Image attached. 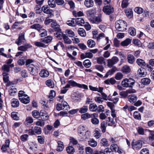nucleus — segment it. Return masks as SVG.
Returning <instances> with one entry per match:
<instances>
[{"label":"nucleus","mask_w":154,"mask_h":154,"mask_svg":"<svg viewBox=\"0 0 154 154\" xmlns=\"http://www.w3.org/2000/svg\"><path fill=\"white\" fill-rule=\"evenodd\" d=\"M78 139L80 141H85L90 138L91 133L85 126L80 125L78 128Z\"/></svg>","instance_id":"1"},{"label":"nucleus","mask_w":154,"mask_h":154,"mask_svg":"<svg viewBox=\"0 0 154 154\" xmlns=\"http://www.w3.org/2000/svg\"><path fill=\"white\" fill-rule=\"evenodd\" d=\"M115 27L118 30L123 32L126 30L127 24L124 21L121 20H118L115 23Z\"/></svg>","instance_id":"2"},{"label":"nucleus","mask_w":154,"mask_h":154,"mask_svg":"<svg viewBox=\"0 0 154 154\" xmlns=\"http://www.w3.org/2000/svg\"><path fill=\"white\" fill-rule=\"evenodd\" d=\"M135 82V81L132 78L128 79L127 78L123 79L121 82V85L124 87L132 88Z\"/></svg>","instance_id":"3"},{"label":"nucleus","mask_w":154,"mask_h":154,"mask_svg":"<svg viewBox=\"0 0 154 154\" xmlns=\"http://www.w3.org/2000/svg\"><path fill=\"white\" fill-rule=\"evenodd\" d=\"M39 65L37 63L30 64L28 66V69L30 74L33 75H36L38 72Z\"/></svg>","instance_id":"4"},{"label":"nucleus","mask_w":154,"mask_h":154,"mask_svg":"<svg viewBox=\"0 0 154 154\" xmlns=\"http://www.w3.org/2000/svg\"><path fill=\"white\" fill-rule=\"evenodd\" d=\"M68 84L67 85H69L70 86H71L73 87H77L81 88H83L85 90H88V88L87 85L85 84H81L77 83L73 80H70L68 82Z\"/></svg>","instance_id":"5"},{"label":"nucleus","mask_w":154,"mask_h":154,"mask_svg":"<svg viewBox=\"0 0 154 154\" xmlns=\"http://www.w3.org/2000/svg\"><path fill=\"white\" fill-rule=\"evenodd\" d=\"M57 109L60 111L63 109L68 110L69 109V107L68 103L65 101H62L61 103H58L57 105Z\"/></svg>","instance_id":"6"},{"label":"nucleus","mask_w":154,"mask_h":154,"mask_svg":"<svg viewBox=\"0 0 154 154\" xmlns=\"http://www.w3.org/2000/svg\"><path fill=\"white\" fill-rule=\"evenodd\" d=\"M103 11L106 14L109 15L114 12V9L112 5H107L103 7Z\"/></svg>","instance_id":"7"},{"label":"nucleus","mask_w":154,"mask_h":154,"mask_svg":"<svg viewBox=\"0 0 154 154\" xmlns=\"http://www.w3.org/2000/svg\"><path fill=\"white\" fill-rule=\"evenodd\" d=\"M119 61V59L117 57L114 56L111 59L107 60V65L109 67L113 65L116 64Z\"/></svg>","instance_id":"8"},{"label":"nucleus","mask_w":154,"mask_h":154,"mask_svg":"<svg viewBox=\"0 0 154 154\" xmlns=\"http://www.w3.org/2000/svg\"><path fill=\"white\" fill-rule=\"evenodd\" d=\"M25 33L23 32L20 33L19 37L16 41L15 43L18 45H20L23 43L25 42V39L24 37Z\"/></svg>","instance_id":"9"},{"label":"nucleus","mask_w":154,"mask_h":154,"mask_svg":"<svg viewBox=\"0 0 154 154\" xmlns=\"http://www.w3.org/2000/svg\"><path fill=\"white\" fill-rule=\"evenodd\" d=\"M89 20L92 23L98 24L102 21L101 16H94L89 18Z\"/></svg>","instance_id":"10"},{"label":"nucleus","mask_w":154,"mask_h":154,"mask_svg":"<svg viewBox=\"0 0 154 154\" xmlns=\"http://www.w3.org/2000/svg\"><path fill=\"white\" fill-rule=\"evenodd\" d=\"M42 10L45 13L49 14L50 15V17H51L54 16V14L52 13L53 11L52 10L50 9L47 5L43 6L42 8Z\"/></svg>","instance_id":"11"},{"label":"nucleus","mask_w":154,"mask_h":154,"mask_svg":"<svg viewBox=\"0 0 154 154\" xmlns=\"http://www.w3.org/2000/svg\"><path fill=\"white\" fill-rule=\"evenodd\" d=\"M132 148L134 149H140L142 146V143L140 140H137L135 142H133L131 144Z\"/></svg>","instance_id":"12"},{"label":"nucleus","mask_w":154,"mask_h":154,"mask_svg":"<svg viewBox=\"0 0 154 154\" xmlns=\"http://www.w3.org/2000/svg\"><path fill=\"white\" fill-rule=\"evenodd\" d=\"M51 27L54 30L58 32H61V29L60 28V25L58 24L56 22L53 21L51 23Z\"/></svg>","instance_id":"13"},{"label":"nucleus","mask_w":154,"mask_h":154,"mask_svg":"<svg viewBox=\"0 0 154 154\" xmlns=\"http://www.w3.org/2000/svg\"><path fill=\"white\" fill-rule=\"evenodd\" d=\"M110 148L112 152H118L119 153H121L122 152L119 149V148L116 144H112L110 146Z\"/></svg>","instance_id":"14"},{"label":"nucleus","mask_w":154,"mask_h":154,"mask_svg":"<svg viewBox=\"0 0 154 154\" xmlns=\"http://www.w3.org/2000/svg\"><path fill=\"white\" fill-rule=\"evenodd\" d=\"M32 47V45L28 43H26L23 45L19 47L18 49V50L22 51H26L28 48H31Z\"/></svg>","instance_id":"15"},{"label":"nucleus","mask_w":154,"mask_h":154,"mask_svg":"<svg viewBox=\"0 0 154 154\" xmlns=\"http://www.w3.org/2000/svg\"><path fill=\"white\" fill-rule=\"evenodd\" d=\"M93 57V55L90 52H86L85 53L82 54L81 55V58L82 59L85 58H91Z\"/></svg>","instance_id":"16"},{"label":"nucleus","mask_w":154,"mask_h":154,"mask_svg":"<svg viewBox=\"0 0 154 154\" xmlns=\"http://www.w3.org/2000/svg\"><path fill=\"white\" fill-rule=\"evenodd\" d=\"M84 4L87 8H90L94 6V2L93 0H85Z\"/></svg>","instance_id":"17"},{"label":"nucleus","mask_w":154,"mask_h":154,"mask_svg":"<svg viewBox=\"0 0 154 154\" xmlns=\"http://www.w3.org/2000/svg\"><path fill=\"white\" fill-rule=\"evenodd\" d=\"M117 70V69L116 67H113L106 72L104 77L105 78L108 77L109 75H112Z\"/></svg>","instance_id":"18"},{"label":"nucleus","mask_w":154,"mask_h":154,"mask_svg":"<svg viewBox=\"0 0 154 154\" xmlns=\"http://www.w3.org/2000/svg\"><path fill=\"white\" fill-rule=\"evenodd\" d=\"M106 123L108 126H112L115 125V122L113 118L110 117H109L106 119Z\"/></svg>","instance_id":"19"},{"label":"nucleus","mask_w":154,"mask_h":154,"mask_svg":"<svg viewBox=\"0 0 154 154\" xmlns=\"http://www.w3.org/2000/svg\"><path fill=\"white\" fill-rule=\"evenodd\" d=\"M52 39L53 38L52 36H49L44 38L41 39L40 41L41 42H43L44 43L48 44L50 42Z\"/></svg>","instance_id":"20"},{"label":"nucleus","mask_w":154,"mask_h":154,"mask_svg":"<svg viewBox=\"0 0 154 154\" xmlns=\"http://www.w3.org/2000/svg\"><path fill=\"white\" fill-rule=\"evenodd\" d=\"M128 99L130 103H133L137 101V98L136 96L134 94H132L128 96Z\"/></svg>","instance_id":"21"},{"label":"nucleus","mask_w":154,"mask_h":154,"mask_svg":"<svg viewBox=\"0 0 154 154\" xmlns=\"http://www.w3.org/2000/svg\"><path fill=\"white\" fill-rule=\"evenodd\" d=\"M39 74L40 76L43 78L47 77L49 75L48 72L45 69L42 70Z\"/></svg>","instance_id":"22"},{"label":"nucleus","mask_w":154,"mask_h":154,"mask_svg":"<svg viewBox=\"0 0 154 154\" xmlns=\"http://www.w3.org/2000/svg\"><path fill=\"white\" fill-rule=\"evenodd\" d=\"M11 104L12 107L16 108L19 106L20 103L17 99L14 98L11 100Z\"/></svg>","instance_id":"23"},{"label":"nucleus","mask_w":154,"mask_h":154,"mask_svg":"<svg viewBox=\"0 0 154 154\" xmlns=\"http://www.w3.org/2000/svg\"><path fill=\"white\" fill-rule=\"evenodd\" d=\"M122 71L125 74L128 73L130 72L131 69L129 66L125 65L122 68Z\"/></svg>","instance_id":"24"},{"label":"nucleus","mask_w":154,"mask_h":154,"mask_svg":"<svg viewBox=\"0 0 154 154\" xmlns=\"http://www.w3.org/2000/svg\"><path fill=\"white\" fill-rule=\"evenodd\" d=\"M58 145L56 150L57 151L60 152L63 150L64 146L63 143L61 141L57 142Z\"/></svg>","instance_id":"25"},{"label":"nucleus","mask_w":154,"mask_h":154,"mask_svg":"<svg viewBox=\"0 0 154 154\" xmlns=\"http://www.w3.org/2000/svg\"><path fill=\"white\" fill-rule=\"evenodd\" d=\"M96 13L95 10L91 9L87 11V17L89 19L90 17H92Z\"/></svg>","instance_id":"26"},{"label":"nucleus","mask_w":154,"mask_h":154,"mask_svg":"<svg viewBox=\"0 0 154 154\" xmlns=\"http://www.w3.org/2000/svg\"><path fill=\"white\" fill-rule=\"evenodd\" d=\"M101 135L100 131L98 128H96L94 131V137L96 139H98L100 137Z\"/></svg>","instance_id":"27"},{"label":"nucleus","mask_w":154,"mask_h":154,"mask_svg":"<svg viewBox=\"0 0 154 154\" xmlns=\"http://www.w3.org/2000/svg\"><path fill=\"white\" fill-rule=\"evenodd\" d=\"M137 74L140 77H143L145 76V69L143 68H140L137 71Z\"/></svg>","instance_id":"28"},{"label":"nucleus","mask_w":154,"mask_h":154,"mask_svg":"<svg viewBox=\"0 0 154 154\" xmlns=\"http://www.w3.org/2000/svg\"><path fill=\"white\" fill-rule=\"evenodd\" d=\"M76 25L80 26H82L85 23L84 20L82 18H79L75 19Z\"/></svg>","instance_id":"29"},{"label":"nucleus","mask_w":154,"mask_h":154,"mask_svg":"<svg viewBox=\"0 0 154 154\" xmlns=\"http://www.w3.org/2000/svg\"><path fill=\"white\" fill-rule=\"evenodd\" d=\"M79 112L80 114H84L87 113L88 110V107L87 106H83L79 109H78Z\"/></svg>","instance_id":"30"},{"label":"nucleus","mask_w":154,"mask_h":154,"mask_svg":"<svg viewBox=\"0 0 154 154\" xmlns=\"http://www.w3.org/2000/svg\"><path fill=\"white\" fill-rule=\"evenodd\" d=\"M89 109L92 112H96L98 109V107L96 104L94 103H91L89 106Z\"/></svg>","instance_id":"31"},{"label":"nucleus","mask_w":154,"mask_h":154,"mask_svg":"<svg viewBox=\"0 0 154 154\" xmlns=\"http://www.w3.org/2000/svg\"><path fill=\"white\" fill-rule=\"evenodd\" d=\"M19 100L23 103L25 104L28 103L30 101V99L29 97H23L19 98Z\"/></svg>","instance_id":"32"},{"label":"nucleus","mask_w":154,"mask_h":154,"mask_svg":"<svg viewBox=\"0 0 154 154\" xmlns=\"http://www.w3.org/2000/svg\"><path fill=\"white\" fill-rule=\"evenodd\" d=\"M17 91V90L14 87L11 86L9 88V94L10 96H14Z\"/></svg>","instance_id":"33"},{"label":"nucleus","mask_w":154,"mask_h":154,"mask_svg":"<svg viewBox=\"0 0 154 154\" xmlns=\"http://www.w3.org/2000/svg\"><path fill=\"white\" fill-rule=\"evenodd\" d=\"M116 82V80L113 78L107 79L104 81V83L107 85H114Z\"/></svg>","instance_id":"34"},{"label":"nucleus","mask_w":154,"mask_h":154,"mask_svg":"<svg viewBox=\"0 0 154 154\" xmlns=\"http://www.w3.org/2000/svg\"><path fill=\"white\" fill-rule=\"evenodd\" d=\"M125 12L127 17L131 18L133 16V11L131 9L127 8L125 10Z\"/></svg>","instance_id":"35"},{"label":"nucleus","mask_w":154,"mask_h":154,"mask_svg":"<svg viewBox=\"0 0 154 154\" xmlns=\"http://www.w3.org/2000/svg\"><path fill=\"white\" fill-rule=\"evenodd\" d=\"M89 87L90 89L92 91H97L98 92H99L102 87H93L91 85H89Z\"/></svg>","instance_id":"36"},{"label":"nucleus","mask_w":154,"mask_h":154,"mask_svg":"<svg viewBox=\"0 0 154 154\" xmlns=\"http://www.w3.org/2000/svg\"><path fill=\"white\" fill-rule=\"evenodd\" d=\"M90 114L88 112L84 113L81 116V119L83 120H86L91 118Z\"/></svg>","instance_id":"37"},{"label":"nucleus","mask_w":154,"mask_h":154,"mask_svg":"<svg viewBox=\"0 0 154 154\" xmlns=\"http://www.w3.org/2000/svg\"><path fill=\"white\" fill-rule=\"evenodd\" d=\"M66 149L67 153L69 154H73L75 152L74 148L71 146H67Z\"/></svg>","instance_id":"38"},{"label":"nucleus","mask_w":154,"mask_h":154,"mask_svg":"<svg viewBox=\"0 0 154 154\" xmlns=\"http://www.w3.org/2000/svg\"><path fill=\"white\" fill-rule=\"evenodd\" d=\"M46 85L51 88H53L54 86V82L51 79H48L46 81Z\"/></svg>","instance_id":"39"},{"label":"nucleus","mask_w":154,"mask_h":154,"mask_svg":"<svg viewBox=\"0 0 154 154\" xmlns=\"http://www.w3.org/2000/svg\"><path fill=\"white\" fill-rule=\"evenodd\" d=\"M88 143L89 145L92 147H95L97 145V142L93 139H90L88 141Z\"/></svg>","instance_id":"40"},{"label":"nucleus","mask_w":154,"mask_h":154,"mask_svg":"<svg viewBox=\"0 0 154 154\" xmlns=\"http://www.w3.org/2000/svg\"><path fill=\"white\" fill-rule=\"evenodd\" d=\"M136 63L138 66H145L146 64L144 61L141 59H138L137 60Z\"/></svg>","instance_id":"41"},{"label":"nucleus","mask_w":154,"mask_h":154,"mask_svg":"<svg viewBox=\"0 0 154 154\" xmlns=\"http://www.w3.org/2000/svg\"><path fill=\"white\" fill-rule=\"evenodd\" d=\"M78 32L79 35L82 37H85L86 35V33L85 30L83 28H80L78 29Z\"/></svg>","instance_id":"42"},{"label":"nucleus","mask_w":154,"mask_h":154,"mask_svg":"<svg viewBox=\"0 0 154 154\" xmlns=\"http://www.w3.org/2000/svg\"><path fill=\"white\" fill-rule=\"evenodd\" d=\"M127 59L128 62L131 64H132L134 61V57L131 54H130L128 55Z\"/></svg>","instance_id":"43"},{"label":"nucleus","mask_w":154,"mask_h":154,"mask_svg":"<svg viewBox=\"0 0 154 154\" xmlns=\"http://www.w3.org/2000/svg\"><path fill=\"white\" fill-rule=\"evenodd\" d=\"M42 28V26L38 24H34L30 26V28L31 29H35L38 31Z\"/></svg>","instance_id":"44"},{"label":"nucleus","mask_w":154,"mask_h":154,"mask_svg":"<svg viewBox=\"0 0 154 154\" xmlns=\"http://www.w3.org/2000/svg\"><path fill=\"white\" fill-rule=\"evenodd\" d=\"M96 45L95 42L92 39H89L87 42V45L89 48L94 47Z\"/></svg>","instance_id":"45"},{"label":"nucleus","mask_w":154,"mask_h":154,"mask_svg":"<svg viewBox=\"0 0 154 154\" xmlns=\"http://www.w3.org/2000/svg\"><path fill=\"white\" fill-rule=\"evenodd\" d=\"M48 5L51 8H55L56 7L55 1L54 0H48Z\"/></svg>","instance_id":"46"},{"label":"nucleus","mask_w":154,"mask_h":154,"mask_svg":"<svg viewBox=\"0 0 154 154\" xmlns=\"http://www.w3.org/2000/svg\"><path fill=\"white\" fill-rule=\"evenodd\" d=\"M131 39L130 38H127L121 42V45L123 46H127L131 43Z\"/></svg>","instance_id":"47"},{"label":"nucleus","mask_w":154,"mask_h":154,"mask_svg":"<svg viewBox=\"0 0 154 154\" xmlns=\"http://www.w3.org/2000/svg\"><path fill=\"white\" fill-rule=\"evenodd\" d=\"M128 32L132 36H134L136 35V30L133 27H130L128 30Z\"/></svg>","instance_id":"48"},{"label":"nucleus","mask_w":154,"mask_h":154,"mask_svg":"<svg viewBox=\"0 0 154 154\" xmlns=\"http://www.w3.org/2000/svg\"><path fill=\"white\" fill-rule=\"evenodd\" d=\"M83 64L86 68H88L91 66V63L89 60L87 59L83 62Z\"/></svg>","instance_id":"49"},{"label":"nucleus","mask_w":154,"mask_h":154,"mask_svg":"<svg viewBox=\"0 0 154 154\" xmlns=\"http://www.w3.org/2000/svg\"><path fill=\"white\" fill-rule=\"evenodd\" d=\"M150 80L148 78H144L141 80V82L143 85H148L150 82Z\"/></svg>","instance_id":"50"},{"label":"nucleus","mask_w":154,"mask_h":154,"mask_svg":"<svg viewBox=\"0 0 154 154\" xmlns=\"http://www.w3.org/2000/svg\"><path fill=\"white\" fill-rule=\"evenodd\" d=\"M67 24L70 26H74L76 25L75 20L74 19H71L67 21Z\"/></svg>","instance_id":"51"},{"label":"nucleus","mask_w":154,"mask_h":154,"mask_svg":"<svg viewBox=\"0 0 154 154\" xmlns=\"http://www.w3.org/2000/svg\"><path fill=\"white\" fill-rule=\"evenodd\" d=\"M107 124L106 122L103 121L101 123L100 128L102 131L104 133L106 131V128L107 126Z\"/></svg>","instance_id":"52"},{"label":"nucleus","mask_w":154,"mask_h":154,"mask_svg":"<svg viewBox=\"0 0 154 154\" xmlns=\"http://www.w3.org/2000/svg\"><path fill=\"white\" fill-rule=\"evenodd\" d=\"M2 69L3 71L4 72L8 73L10 70V65L5 64L2 66Z\"/></svg>","instance_id":"53"},{"label":"nucleus","mask_w":154,"mask_h":154,"mask_svg":"<svg viewBox=\"0 0 154 154\" xmlns=\"http://www.w3.org/2000/svg\"><path fill=\"white\" fill-rule=\"evenodd\" d=\"M33 122V120L31 117L28 116L27 117L25 121V123L26 125H28L29 124H31Z\"/></svg>","instance_id":"54"},{"label":"nucleus","mask_w":154,"mask_h":154,"mask_svg":"<svg viewBox=\"0 0 154 154\" xmlns=\"http://www.w3.org/2000/svg\"><path fill=\"white\" fill-rule=\"evenodd\" d=\"M72 14L75 17H81L83 15V13L81 11L77 12L74 11H72Z\"/></svg>","instance_id":"55"},{"label":"nucleus","mask_w":154,"mask_h":154,"mask_svg":"<svg viewBox=\"0 0 154 154\" xmlns=\"http://www.w3.org/2000/svg\"><path fill=\"white\" fill-rule=\"evenodd\" d=\"M103 87H102V88L99 92V93H100L101 94L102 97V98L103 99L105 100H108L109 99L107 97V95L103 92Z\"/></svg>","instance_id":"56"},{"label":"nucleus","mask_w":154,"mask_h":154,"mask_svg":"<svg viewBox=\"0 0 154 154\" xmlns=\"http://www.w3.org/2000/svg\"><path fill=\"white\" fill-rule=\"evenodd\" d=\"M35 45L38 47H42L45 48L46 45L44 44L42 42H34Z\"/></svg>","instance_id":"57"},{"label":"nucleus","mask_w":154,"mask_h":154,"mask_svg":"<svg viewBox=\"0 0 154 154\" xmlns=\"http://www.w3.org/2000/svg\"><path fill=\"white\" fill-rule=\"evenodd\" d=\"M32 116L35 118L38 119L40 117V113L37 110H34L32 112Z\"/></svg>","instance_id":"58"},{"label":"nucleus","mask_w":154,"mask_h":154,"mask_svg":"<svg viewBox=\"0 0 154 154\" xmlns=\"http://www.w3.org/2000/svg\"><path fill=\"white\" fill-rule=\"evenodd\" d=\"M63 38L65 43L66 44H70L72 42L71 40L65 34H63Z\"/></svg>","instance_id":"59"},{"label":"nucleus","mask_w":154,"mask_h":154,"mask_svg":"<svg viewBox=\"0 0 154 154\" xmlns=\"http://www.w3.org/2000/svg\"><path fill=\"white\" fill-rule=\"evenodd\" d=\"M34 130L35 133L38 134H40L42 133V128L38 126H35L34 128Z\"/></svg>","instance_id":"60"},{"label":"nucleus","mask_w":154,"mask_h":154,"mask_svg":"<svg viewBox=\"0 0 154 154\" xmlns=\"http://www.w3.org/2000/svg\"><path fill=\"white\" fill-rule=\"evenodd\" d=\"M40 33V35L41 37H44L47 35V32L45 29L42 28L38 31Z\"/></svg>","instance_id":"61"},{"label":"nucleus","mask_w":154,"mask_h":154,"mask_svg":"<svg viewBox=\"0 0 154 154\" xmlns=\"http://www.w3.org/2000/svg\"><path fill=\"white\" fill-rule=\"evenodd\" d=\"M123 77V75L122 73L120 72L117 73L115 75V78L117 80H120Z\"/></svg>","instance_id":"62"},{"label":"nucleus","mask_w":154,"mask_h":154,"mask_svg":"<svg viewBox=\"0 0 154 154\" xmlns=\"http://www.w3.org/2000/svg\"><path fill=\"white\" fill-rule=\"evenodd\" d=\"M65 32L69 37H73L74 36L75 34L74 32L71 30L67 29L66 30Z\"/></svg>","instance_id":"63"},{"label":"nucleus","mask_w":154,"mask_h":154,"mask_svg":"<svg viewBox=\"0 0 154 154\" xmlns=\"http://www.w3.org/2000/svg\"><path fill=\"white\" fill-rule=\"evenodd\" d=\"M97 63L100 64H103L105 63V60L103 57H100L97 58Z\"/></svg>","instance_id":"64"}]
</instances>
